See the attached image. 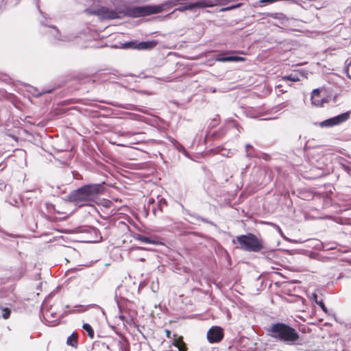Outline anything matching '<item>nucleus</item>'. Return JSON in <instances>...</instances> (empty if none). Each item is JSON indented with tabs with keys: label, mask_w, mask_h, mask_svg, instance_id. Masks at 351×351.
<instances>
[{
	"label": "nucleus",
	"mask_w": 351,
	"mask_h": 351,
	"mask_svg": "<svg viewBox=\"0 0 351 351\" xmlns=\"http://www.w3.org/2000/svg\"><path fill=\"white\" fill-rule=\"evenodd\" d=\"M247 148H250V145H247Z\"/></svg>",
	"instance_id": "nucleus-27"
},
{
	"label": "nucleus",
	"mask_w": 351,
	"mask_h": 351,
	"mask_svg": "<svg viewBox=\"0 0 351 351\" xmlns=\"http://www.w3.org/2000/svg\"><path fill=\"white\" fill-rule=\"evenodd\" d=\"M187 10H193L191 3L180 6V7L175 9L173 12H175L176 11L184 12Z\"/></svg>",
	"instance_id": "nucleus-16"
},
{
	"label": "nucleus",
	"mask_w": 351,
	"mask_h": 351,
	"mask_svg": "<svg viewBox=\"0 0 351 351\" xmlns=\"http://www.w3.org/2000/svg\"><path fill=\"white\" fill-rule=\"evenodd\" d=\"M10 315V311L8 308L3 309L2 317L3 319H8Z\"/></svg>",
	"instance_id": "nucleus-19"
},
{
	"label": "nucleus",
	"mask_w": 351,
	"mask_h": 351,
	"mask_svg": "<svg viewBox=\"0 0 351 351\" xmlns=\"http://www.w3.org/2000/svg\"><path fill=\"white\" fill-rule=\"evenodd\" d=\"M274 227L276 228V229L277 230V231L279 232V234L282 237H285L284 234H283V232L281 230V228L277 226V225H274Z\"/></svg>",
	"instance_id": "nucleus-23"
},
{
	"label": "nucleus",
	"mask_w": 351,
	"mask_h": 351,
	"mask_svg": "<svg viewBox=\"0 0 351 351\" xmlns=\"http://www.w3.org/2000/svg\"><path fill=\"white\" fill-rule=\"evenodd\" d=\"M66 344L72 347L76 348L77 346V334H71L66 340Z\"/></svg>",
	"instance_id": "nucleus-12"
},
{
	"label": "nucleus",
	"mask_w": 351,
	"mask_h": 351,
	"mask_svg": "<svg viewBox=\"0 0 351 351\" xmlns=\"http://www.w3.org/2000/svg\"><path fill=\"white\" fill-rule=\"evenodd\" d=\"M239 5H240V4H238V5H237L230 6V7H228V8H222V9H221V11L230 10H232V9H233V8H238Z\"/></svg>",
	"instance_id": "nucleus-22"
},
{
	"label": "nucleus",
	"mask_w": 351,
	"mask_h": 351,
	"mask_svg": "<svg viewBox=\"0 0 351 351\" xmlns=\"http://www.w3.org/2000/svg\"><path fill=\"white\" fill-rule=\"evenodd\" d=\"M95 13L104 19H113L119 17V14L117 12L110 10L106 8H101L98 9L97 11L95 12Z\"/></svg>",
	"instance_id": "nucleus-7"
},
{
	"label": "nucleus",
	"mask_w": 351,
	"mask_h": 351,
	"mask_svg": "<svg viewBox=\"0 0 351 351\" xmlns=\"http://www.w3.org/2000/svg\"><path fill=\"white\" fill-rule=\"evenodd\" d=\"M43 316L49 323L56 324L58 322L59 315L51 310L45 311L43 313Z\"/></svg>",
	"instance_id": "nucleus-9"
},
{
	"label": "nucleus",
	"mask_w": 351,
	"mask_h": 351,
	"mask_svg": "<svg viewBox=\"0 0 351 351\" xmlns=\"http://www.w3.org/2000/svg\"><path fill=\"white\" fill-rule=\"evenodd\" d=\"M345 71L347 75V77L351 79V60L347 62Z\"/></svg>",
	"instance_id": "nucleus-18"
},
{
	"label": "nucleus",
	"mask_w": 351,
	"mask_h": 351,
	"mask_svg": "<svg viewBox=\"0 0 351 351\" xmlns=\"http://www.w3.org/2000/svg\"><path fill=\"white\" fill-rule=\"evenodd\" d=\"M311 102L314 106H322L325 102L324 98L320 95L319 89H314L311 93Z\"/></svg>",
	"instance_id": "nucleus-8"
},
{
	"label": "nucleus",
	"mask_w": 351,
	"mask_h": 351,
	"mask_svg": "<svg viewBox=\"0 0 351 351\" xmlns=\"http://www.w3.org/2000/svg\"><path fill=\"white\" fill-rule=\"evenodd\" d=\"M276 1H278V0H261L260 1L261 3H274Z\"/></svg>",
	"instance_id": "nucleus-24"
},
{
	"label": "nucleus",
	"mask_w": 351,
	"mask_h": 351,
	"mask_svg": "<svg viewBox=\"0 0 351 351\" xmlns=\"http://www.w3.org/2000/svg\"><path fill=\"white\" fill-rule=\"evenodd\" d=\"M284 79L288 80H290L292 82H298V81L300 80V78L298 75H294V74H290L289 75L285 76Z\"/></svg>",
	"instance_id": "nucleus-17"
},
{
	"label": "nucleus",
	"mask_w": 351,
	"mask_h": 351,
	"mask_svg": "<svg viewBox=\"0 0 351 351\" xmlns=\"http://www.w3.org/2000/svg\"><path fill=\"white\" fill-rule=\"evenodd\" d=\"M269 332L271 337L289 344L293 343L299 339V335L294 328L282 323L273 324Z\"/></svg>",
	"instance_id": "nucleus-2"
},
{
	"label": "nucleus",
	"mask_w": 351,
	"mask_h": 351,
	"mask_svg": "<svg viewBox=\"0 0 351 351\" xmlns=\"http://www.w3.org/2000/svg\"><path fill=\"white\" fill-rule=\"evenodd\" d=\"M138 239L143 243H149V244H161L162 243L158 241H156V240H152V239H150L148 237H144V236H138Z\"/></svg>",
	"instance_id": "nucleus-13"
},
{
	"label": "nucleus",
	"mask_w": 351,
	"mask_h": 351,
	"mask_svg": "<svg viewBox=\"0 0 351 351\" xmlns=\"http://www.w3.org/2000/svg\"><path fill=\"white\" fill-rule=\"evenodd\" d=\"M317 304H319V306L322 308V309L326 313L327 312V308L325 306L324 302L322 301H320V302H317Z\"/></svg>",
	"instance_id": "nucleus-20"
},
{
	"label": "nucleus",
	"mask_w": 351,
	"mask_h": 351,
	"mask_svg": "<svg viewBox=\"0 0 351 351\" xmlns=\"http://www.w3.org/2000/svg\"><path fill=\"white\" fill-rule=\"evenodd\" d=\"M223 337V330L219 326H213L207 332V338L210 343L219 342Z\"/></svg>",
	"instance_id": "nucleus-6"
},
{
	"label": "nucleus",
	"mask_w": 351,
	"mask_h": 351,
	"mask_svg": "<svg viewBox=\"0 0 351 351\" xmlns=\"http://www.w3.org/2000/svg\"><path fill=\"white\" fill-rule=\"evenodd\" d=\"M104 191V188L101 184L86 185L71 193L70 199L82 206L93 202Z\"/></svg>",
	"instance_id": "nucleus-1"
},
{
	"label": "nucleus",
	"mask_w": 351,
	"mask_h": 351,
	"mask_svg": "<svg viewBox=\"0 0 351 351\" xmlns=\"http://www.w3.org/2000/svg\"><path fill=\"white\" fill-rule=\"evenodd\" d=\"M218 0H214L213 1L204 0L198 1L196 3H191L193 10L194 8H209L213 7L215 4L217 3Z\"/></svg>",
	"instance_id": "nucleus-10"
},
{
	"label": "nucleus",
	"mask_w": 351,
	"mask_h": 351,
	"mask_svg": "<svg viewBox=\"0 0 351 351\" xmlns=\"http://www.w3.org/2000/svg\"><path fill=\"white\" fill-rule=\"evenodd\" d=\"M313 298H317V295L315 293L313 294Z\"/></svg>",
	"instance_id": "nucleus-26"
},
{
	"label": "nucleus",
	"mask_w": 351,
	"mask_h": 351,
	"mask_svg": "<svg viewBox=\"0 0 351 351\" xmlns=\"http://www.w3.org/2000/svg\"><path fill=\"white\" fill-rule=\"evenodd\" d=\"M236 240L239 248L245 251L258 252L263 248L262 240L253 234L238 236Z\"/></svg>",
	"instance_id": "nucleus-3"
},
{
	"label": "nucleus",
	"mask_w": 351,
	"mask_h": 351,
	"mask_svg": "<svg viewBox=\"0 0 351 351\" xmlns=\"http://www.w3.org/2000/svg\"><path fill=\"white\" fill-rule=\"evenodd\" d=\"M158 44V42L156 40H148V41H143L138 43L134 42H129L123 45V48H133L138 50H150L155 47Z\"/></svg>",
	"instance_id": "nucleus-4"
},
{
	"label": "nucleus",
	"mask_w": 351,
	"mask_h": 351,
	"mask_svg": "<svg viewBox=\"0 0 351 351\" xmlns=\"http://www.w3.org/2000/svg\"><path fill=\"white\" fill-rule=\"evenodd\" d=\"M350 117L349 112H344L341 114H339L336 117L330 118L322 121L320 123L322 127H332L335 125H338L345 121H346Z\"/></svg>",
	"instance_id": "nucleus-5"
},
{
	"label": "nucleus",
	"mask_w": 351,
	"mask_h": 351,
	"mask_svg": "<svg viewBox=\"0 0 351 351\" xmlns=\"http://www.w3.org/2000/svg\"><path fill=\"white\" fill-rule=\"evenodd\" d=\"M165 333H166L167 337L169 338L170 335H171V331L169 330H166Z\"/></svg>",
	"instance_id": "nucleus-25"
},
{
	"label": "nucleus",
	"mask_w": 351,
	"mask_h": 351,
	"mask_svg": "<svg viewBox=\"0 0 351 351\" xmlns=\"http://www.w3.org/2000/svg\"><path fill=\"white\" fill-rule=\"evenodd\" d=\"M82 328H84V330H86V332L88 333V337L90 338V339H93L94 337H95V333H94V330L92 328L91 326L88 324H84Z\"/></svg>",
	"instance_id": "nucleus-14"
},
{
	"label": "nucleus",
	"mask_w": 351,
	"mask_h": 351,
	"mask_svg": "<svg viewBox=\"0 0 351 351\" xmlns=\"http://www.w3.org/2000/svg\"><path fill=\"white\" fill-rule=\"evenodd\" d=\"M245 58L240 56H233V62H239V61H244Z\"/></svg>",
	"instance_id": "nucleus-21"
},
{
	"label": "nucleus",
	"mask_w": 351,
	"mask_h": 351,
	"mask_svg": "<svg viewBox=\"0 0 351 351\" xmlns=\"http://www.w3.org/2000/svg\"><path fill=\"white\" fill-rule=\"evenodd\" d=\"M173 345L177 347L179 351H186V347L185 343L182 341V338L180 337H175L173 340Z\"/></svg>",
	"instance_id": "nucleus-11"
},
{
	"label": "nucleus",
	"mask_w": 351,
	"mask_h": 351,
	"mask_svg": "<svg viewBox=\"0 0 351 351\" xmlns=\"http://www.w3.org/2000/svg\"><path fill=\"white\" fill-rule=\"evenodd\" d=\"M215 60L218 62H233V56H218L215 58Z\"/></svg>",
	"instance_id": "nucleus-15"
}]
</instances>
